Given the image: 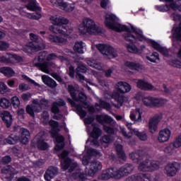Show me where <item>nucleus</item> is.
<instances>
[{"label":"nucleus","mask_w":181,"mask_h":181,"mask_svg":"<svg viewBox=\"0 0 181 181\" xmlns=\"http://www.w3.org/2000/svg\"><path fill=\"white\" fill-rule=\"evenodd\" d=\"M51 76L52 77H53V78H54V80L58 81V83H60V84H64V81H63V78L58 74L52 73Z\"/></svg>","instance_id":"nucleus-60"},{"label":"nucleus","mask_w":181,"mask_h":181,"mask_svg":"<svg viewBox=\"0 0 181 181\" xmlns=\"http://www.w3.org/2000/svg\"><path fill=\"white\" fill-rule=\"evenodd\" d=\"M90 160L91 157L90 156L84 155L82 158V165H83V166H87Z\"/></svg>","instance_id":"nucleus-59"},{"label":"nucleus","mask_w":181,"mask_h":181,"mask_svg":"<svg viewBox=\"0 0 181 181\" xmlns=\"http://www.w3.org/2000/svg\"><path fill=\"white\" fill-rule=\"evenodd\" d=\"M96 119L98 122H100V124L103 122H105L106 124H110L112 122V117H111L109 115H105L103 118V116L101 115H97Z\"/></svg>","instance_id":"nucleus-36"},{"label":"nucleus","mask_w":181,"mask_h":181,"mask_svg":"<svg viewBox=\"0 0 181 181\" xmlns=\"http://www.w3.org/2000/svg\"><path fill=\"white\" fill-rule=\"evenodd\" d=\"M83 41H80L75 43V45L74 47V50L76 52V53H79L80 54H83L84 53V51H83Z\"/></svg>","instance_id":"nucleus-40"},{"label":"nucleus","mask_w":181,"mask_h":181,"mask_svg":"<svg viewBox=\"0 0 181 181\" xmlns=\"http://www.w3.org/2000/svg\"><path fill=\"white\" fill-rule=\"evenodd\" d=\"M22 79L25 80V81H27L28 83H30V84H33V86H35V87H39L40 84L37 83L36 81H35V80L30 78L29 76L23 74L21 76Z\"/></svg>","instance_id":"nucleus-45"},{"label":"nucleus","mask_w":181,"mask_h":181,"mask_svg":"<svg viewBox=\"0 0 181 181\" xmlns=\"http://www.w3.org/2000/svg\"><path fill=\"white\" fill-rule=\"evenodd\" d=\"M34 104H36L37 105H44L45 107H47V105H49V100L42 98L40 100V103L35 101Z\"/></svg>","instance_id":"nucleus-62"},{"label":"nucleus","mask_w":181,"mask_h":181,"mask_svg":"<svg viewBox=\"0 0 181 181\" xmlns=\"http://www.w3.org/2000/svg\"><path fill=\"white\" fill-rule=\"evenodd\" d=\"M87 71V67L83 64H79L76 68V73H86Z\"/></svg>","instance_id":"nucleus-61"},{"label":"nucleus","mask_w":181,"mask_h":181,"mask_svg":"<svg viewBox=\"0 0 181 181\" xmlns=\"http://www.w3.org/2000/svg\"><path fill=\"white\" fill-rule=\"evenodd\" d=\"M160 166V162L158 160H152L149 164V159L146 158L144 161L139 163L138 169L141 172H155L159 169Z\"/></svg>","instance_id":"nucleus-9"},{"label":"nucleus","mask_w":181,"mask_h":181,"mask_svg":"<svg viewBox=\"0 0 181 181\" xmlns=\"http://www.w3.org/2000/svg\"><path fill=\"white\" fill-rule=\"evenodd\" d=\"M35 67H37L40 71L42 73H46V74H49L50 73V70L49 69V62H37L35 64Z\"/></svg>","instance_id":"nucleus-33"},{"label":"nucleus","mask_w":181,"mask_h":181,"mask_svg":"<svg viewBox=\"0 0 181 181\" xmlns=\"http://www.w3.org/2000/svg\"><path fill=\"white\" fill-rule=\"evenodd\" d=\"M118 22V17L114 13H106L105 16V25L108 29L115 30V32L121 33L127 32L123 35L124 40H130L132 42H136V37L134 34H131V28L125 25H122Z\"/></svg>","instance_id":"nucleus-1"},{"label":"nucleus","mask_w":181,"mask_h":181,"mask_svg":"<svg viewBox=\"0 0 181 181\" xmlns=\"http://www.w3.org/2000/svg\"><path fill=\"white\" fill-rule=\"evenodd\" d=\"M103 169V164H101V162L100 161H92L90 164L89 170L86 173V174L81 173L78 175V180L80 181H97V180H90L87 178V176H89L90 177H93L95 176V175L97 173V172H99V170H101Z\"/></svg>","instance_id":"nucleus-7"},{"label":"nucleus","mask_w":181,"mask_h":181,"mask_svg":"<svg viewBox=\"0 0 181 181\" xmlns=\"http://www.w3.org/2000/svg\"><path fill=\"white\" fill-rule=\"evenodd\" d=\"M172 146H173V148H180V146H181V134L176 138V139L175 140V141L173 144H171L170 146H168L165 148V151L168 152V153H170V152H172L173 151V148H172Z\"/></svg>","instance_id":"nucleus-32"},{"label":"nucleus","mask_w":181,"mask_h":181,"mask_svg":"<svg viewBox=\"0 0 181 181\" xmlns=\"http://www.w3.org/2000/svg\"><path fill=\"white\" fill-rule=\"evenodd\" d=\"M103 130L109 135H114L115 134V129L111 126L103 125Z\"/></svg>","instance_id":"nucleus-52"},{"label":"nucleus","mask_w":181,"mask_h":181,"mask_svg":"<svg viewBox=\"0 0 181 181\" xmlns=\"http://www.w3.org/2000/svg\"><path fill=\"white\" fill-rule=\"evenodd\" d=\"M12 162V158L11 156H5L1 158L2 165H9Z\"/></svg>","instance_id":"nucleus-56"},{"label":"nucleus","mask_w":181,"mask_h":181,"mask_svg":"<svg viewBox=\"0 0 181 181\" xmlns=\"http://www.w3.org/2000/svg\"><path fill=\"white\" fill-rule=\"evenodd\" d=\"M170 135H172L170 129L168 128L164 129L159 132L158 140L161 143L168 142V140L170 139Z\"/></svg>","instance_id":"nucleus-20"},{"label":"nucleus","mask_w":181,"mask_h":181,"mask_svg":"<svg viewBox=\"0 0 181 181\" xmlns=\"http://www.w3.org/2000/svg\"><path fill=\"white\" fill-rule=\"evenodd\" d=\"M136 112L139 114V117L136 119V116L134 113L130 114V119L132 121H134L135 122H142V113L141 112V109L136 108Z\"/></svg>","instance_id":"nucleus-38"},{"label":"nucleus","mask_w":181,"mask_h":181,"mask_svg":"<svg viewBox=\"0 0 181 181\" xmlns=\"http://www.w3.org/2000/svg\"><path fill=\"white\" fill-rule=\"evenodd\" d=\"M68 92L69 93L73 101H79V103H83L87 101V95L84 92H81L78 93L77 97V93H76V88L73 85H68Z\"/></svg>","instance_id":"nucleus-13"},{"label":"nucleus","mask_w":181,"mask_h":181,"mask_svg":"<svg viewBox=\"0 0 181 181\" xmlns=\"http://www.w3.org/2000/svg\"><path fill=\"white\" fill-rule=\"evenodd\" d=\"M51 112L54 115L60 114V107H59V103L57 102H54L52 103Z\"/></svg>","instance_id":"nucleus-47"},{"label":"nucleus","mask_w":181,"mask_h":181,"mask_svg":"<svg viewBox=\"0 0 181 181\" xmlns=\"http://www.w3.org/2000/svg\"><path fill=\"white\" fill-rule=\"evenodd\" d=\"M101 141L103 144H110V142H111V136H110V135H104V136H103Z\"/></svg>","instance_id":"nucleus-64"},{"label":"nucleus","mask_w":181,"mask_h":181,"mask_svg":"<svg viewBox=\"0 0 181 181\" xmlns=\"http://www.w3.org/2000/svg\"><path fill=\"white\" fill-rule=\"evenodd\" d=\"M49 126L52 127L50 134L52 138H56L57 135H59V132H60L61 129L59 127V122L51 119L49 122Z\"/></svg>","instance_id":"nucleus-22"},{"label":"nucleus","mask_w":181,"mask_h":181,"mask_svg":"<svg viewBox=\"0 0 181 181\" xmlns=\"http://www.w3.org/2000/svg\"><path fill=\"white\" fill-rule=\"evenodd\" d=\"M0 73L4 74L5 77L11 78V77H15V71L11 66H1L0 68Z\"/></svg>","instance_id":"nucleus-27"},{"label":"nucleus","mask_w":181,"mask_h":181,"mask_svg":"<svg viewBox=\"0 0 181 181\" xmlns=\"http://www.w3.org/2000/svg\"><path fill=\"white\" fill-rule=\"evenodd\" d=\"M49 42L52 43H63L64 42V38L59 37L56 35H49L48 37Z\"/></svg>","instance_id":"nucleus-37"},{"label":"nucleus","mask_w":181,"mask_h":181,"mask_svg":"<svg viewBox=\"0 0 181 181\" xmlns=\"http://www.w3.org/2000/svg\"><path fill=\"white\" fill-rule=\"evenodd\" d=\"M148 43L151 45L154 50H157V52L161 53V54L165 56V57H168V56H169V50L168 48L160 46L158 42L153 40H149Z\"/></svg>","instance_id":"nucleus-18"},{"label":"nucleus","mask_w":181,"mask_h":181,"mask_svg":"<svg viewBox=\"0 0 181 181\" xmlns=\"http://www.w3.org/2000/svg\"><path fill=\"white\" fill-rule=\"evenodd\" d=\"M25 111L27 114L30 115L33 118H35V110H33V107L30 105H27L25 108Z\"/></svg>","instance_id":"nucleus-58"},{"label":"nucleus","mask_w":181,"mask_h":181,"mask_svg":"<svg viewBox=\"0 0 181 181\" xmlns=\"http://www.w3.org/2000/svg\"><path fill=\"white\" fill-rule=\"evenodd\" d=\"M59 173V170L56 167H49L44 175L45 180L49 181L51 179H53L56 175Z\"/></svg>","instance_id":"nucleus-24"},{"label":"nucleus","mask_w":181,"mask_h":181,"mask_svg":"<svg viewBox=\"0 0 181 181\" xmlns=\"http://www.w3.org/2000/svg\"><path fill=\"white\" fill-rule=\"evenodd\" d=\"M36 140L35 144L40 151H47L49 148V144L45 141L43 137H37L34 139Z\"/></svg>","instance_id":"nucleus-30"},{"label":"nucleus","mask_w":181,"mask_h":181,"mask_svg":"<svg viewBox=\"0 0 181 181\" xmlns=\"http://www.w3.org/2000/svg\"><path fill=\"white\" fill-rule=\"evenodd\" d=\"M124 66L128 67L130 70H134L135 71H142V69H144L142 64L136 62L126 61Z\"/></svg>","instance_id":"nucleus-21"},{"label":"nucleus","mask_w":181,"mask_h":181,"mask_svg":"<svg viewBox=\"0 0 181 181\" xmlns=\"http://www.w3.org/2000/svg\"><path fill=\"white\" fill-rule=\"evenodd\" d=\"M180 168V165L176 162L168 163L164 168V173L168 177H173V176H176V173L179 172Z\"/></svg>","instance_id":"nucleus-14"},{"label":"nucleus","mask_w":181,"mask_h":181,"mask_svg":"<svg viewBox=\"0 0 181 181\" xmlns=\"http://www.w3.org/2000/svg\"><path fill=\"white\" fill-rule=\"evenodd\" d=\"M162 119V115H155L153 117L149 119L148 121V131L151 134H155L158 131V125Z\"/></svg>","instance_id":"nucleus-15"},{"label":"nucleus","mask_w":181,"mask_h":181,"mask_svg":"<svg viewBox=\"0 0 181 181\" xmlns=\"http://www.w3.org/2000/svg\"><path fill=\"white\" fill-rule=\"evenodd\" d=\"M168 64L177 69H181V61L179 59H172L168 62Z\"/></svg>","instance_id":"nucleus-49"},{"label":"nucleus","mask_w":181,"mask_h":181,"mask_svg":"<svg viewBox=\"0 0 181 181\" xmlns=\"http://www.w3.org/2000/svg\"><path fill=\"white\" fill-rule=\"evenodd\" d=\"M10 89L8 88L6 84L4 82H0V93L1 94H6L9 93Z\"/></svg>","instance_id":"nucleus-50"},{"label":"nucleus","mask_w":181,"mask_h":181,"mask_svg":"<svg viewBox=\"0 0 181 181\" xmlns=\"http://www.w3.org/2000/svg\"><path fill=\"white\" fill-rule=\"evenodd\" d=\"M131 85L127 82H118L116 85L113 91L110 93L109 97L107 96V94H105V98L107 100H115L117 104L112 103V105L115 108H121L124 105V103L127 100L125 94L131 91Z\"/></svg>","instance_id":"nucleus-2"},{"label":"nucleus","mask_w":181,"mask_h":181,"mask_svg":"<svg viewBox=\"0 0 181 181\" xmlns=\"http://www.w3.org/2000/svg\"><path fill=\"white\" fill-rule=\"evenodd\" d=\"M146 157V153L141 150H137L132 153H129V158L134 163H139L141 160H144Z\"/></svg>","instance_id":"nucleus-19"},{"label":"nucleus","mask_w":181,"mask_h":181,"mask_svg":"<svg viewBox=\"0 0 181 181\" xmlns=\"http://www.w3.org/2000/svg\"><path fill=\"white\" fill-rule=\"evenodd\" d=\"M11 105V101H9V100H8L7 98H2L0 100V106L1 107V108H9Z\"/></svg>","instance_id":"nucleus-44"},{"label":"nucleus","mask_w":181,"mask_h":181,"mask_svg":"<svg viewBox=\"0 0 181 181\" xmlns=\"http://www.w3.org/2000/svg\"><path fill=\"white\" fill-rule=\"evenodd\" d=\"M134 135L140 139V141H145L146 139H148V135L146 134V132H139V130H134Z\"/></svg>","instance_id":"nucleus-39"},{"label":"nucleus","mask_w":181,"mask_h":181,"mask_svg":"<svg viewBox=\"0 0 181 181\" xmlns=\"http://www.w3.org/2000/svg\"><path fill=\"white\" fill-rule=\"evenodd\" d=\"M26 8L28 11H32L33 12H37V11H40V7L36 5L35 0H30L26 5Z\"/></svg>","instance_id":"nucleus-35"},{"label":"nucleus","mask_w":181,"mask_h":181,"mask_svg":"<svg viewBox=\"0 0 181 181\" xmlns=\"http://www.w3.org/2000/svg\"><path fill=\"white\" fill-rule=\"evenodd\" d=\"M47 59V52L46 51H42L39 53L38 54V63H44V62H46Z\"/></svg>","instance_id":"nucleus-48"},{"label":"nucleus","mask_w":181,"mask_h":181,"mask_svg":"<svg viewBox=\"0 0 181 181\" xmlns=\"http://www.w3.org/2000/svg\"><path fill=\"white\" fill-rule=\"evenodd\" d=\"M28 17L33 21H39L42 18V14L40 13H29Z\"/></svg>","instance_id":"nucleus-53"},{"label":"nucleus","mask_w":181,"mask_h":181,"mask_svg":"<svg viewBox=\"0 0 181 181\" xmlns=\"http://www.w3.org/2000/svg\"><path fill=\"white\" fill-rule=\"evenodd\" d=\"M30 39L32 42H30L26 45L24 48V52L26 53H32V52H39V50L43 49V47L39 43L38 35L31 33H30Z\"/></svg>","instance_id":"nucleus-8"},{"label":"nucleus","mask_w":181,"mask_h":181,"mask_svg":"<svg viewBox=\"0 0 181 181\" xmlns=\"http://www.w3.org/2000/svg\"><path fill=\"white\" fill-rule=\"evenodd\" d=\"M66 1H63V0H51V4H54V5H57L58 6L60 7V9H62V8H63L64 4Z\"/></svg>","instance_id":"nucleus-63"},{"label":"nucleus","mask_w":181,"mask_h":181,"mask_svg":"<svg viewBox=\"0 0 181 181\" xmlns=\"http://www.w3.org/2000/svg\"><path fill=\"white\" fill-rule=\"evenodd\" d=\"M2 119L6 128H11L12 122L13 121V117H12V115H11V112L8 111H4L3 112Z\"/></svg>","instance_id":"nucleus-29"},{"label":"nucleus","mask_w":181,"mask_h":181,"mask_svg":"<svg viewBox=\"0 0 181 181\" xmlns=\"http://www.w3.org/2000/svg\"><path fill=\"white\" fill-rule=\"evenodd\" d=\"M142 101L146 107H150L151 108H153V107L159 108V107H163L166 104V99L153 98L152 96L145 97Z\"/></svg>","instance_id":"nucleus-10"},{"label":"nucleus","mask_w":181,"mask_h":181,"mask_svg":"<svg viewBox=\"0 0 181 181\" xmlns=\"http://www.w3.org/2000/svg\"><path fill=\"white\" fill-rule=\"evenodd\" d=\"M116 153L117 158L121 159L122 160H125L127 159V155L125 154V151H124V147L121 144H117L116 146Z\"/></svg>","instance_id":"nucleus-34"},{"label":"nucleus","mask_w":181,"mask_h":181,"mask_svg":"<svg viewBox=\"0 0 181 181\" xmlns=\"http://www.w3.org/2000/svg\"><path fill=\"white\" fill-rule=\"evenodd\" d=\"M126 181H151V175L148 173H136L127 177Z\"/></svg>","instance_id":"nucleus-17"},{"label":"nucleus","mask_w":181,"mask_h":181,"mask_svg":"<svg viewBox=\"0 0 181 181\" xmlns=\"http://www.w3.org/2000/svg\"><path fill=\"white\" fill-rule=\"evenodd\" d=\"M11 101V104L13 108H19L21 107V100H19L18 96H13Z\"/></svg>","instance_id":"nucleus-43"},{"label":"nucleus","mask_w":181,"mask_h":181,"mask_svg":"<svg viewBox=\"0 0 181 181\" xmlns=\"http://www.w3.org/2000/svg\"><path fill=\"white\" fill-rule=\"evenodd\" d=\"M55 142H57V144L55 145L54 149L57 151H62L64 149V146H66V144H64V136L62 135L59 136L57 135L55 136Z\"/></svg>","instance_id":"nucleus-28"},{"label":"nucleus","mask_w":181,"mask_h":181,"mask_svg":"<svg viewBox=\"0 0 181 181\" xmlns=\"http://www.w3.org/2000/svg\"><path fill=\"white\" fill-rule=\"evenodd\" d=\"M54 25H51L49 27L50 32L54 33V35H62V36H69V33H70V30H69V26H67L69 23V20L62 18H56L53 21Z\"/></svg>","instance_id":"nucleus-5"},{"label":"nucleus","mask_w":181,"mask_h":181,"mask_svg":"<svg viewBox=\"0 0 181 181\" xmlns=\"http://www.w3.org/2000/svg\"><path fill=\"white\" fill-rule=\"evenodd\" d=\"M69 151L67 150H64L61 154H59L58 156L61 160H64L66 159H69L70 157H69Z\"/></svg>","instance_id":"nucleus-57"},{"label":"nucleus","mask_w":181,"mask_h":181,"mask_svg":"<svg viewBox=\"0 0 181 181\" xmlns=\"http://www.w3.org/2000/svg\"><path fill=\"white\" fill-rule=\"evenodd\" d=\"M156 9L158 11V12H168L169 11V5L163 4L160 6H156Z\"/></svg>","instance_id":"nucleus-51"},{"label":"nucleus","mask_w":181,"mask_h":181,"mask_svg":"<svg viewBox=\"0 0 181 181\" xmlns=\"http://www.w3.org/2000/svg\"><path fill=\"white\" fill-rule=\"evenodd\" d=\"M67 101L68 103H69V104H71V105H72L73 107H76V112L78 115H80V117L84 118V117L87 116V112L83 110V108H88V107H90L86 100L81 102L82 105L76 104V102H74V100H73V99L70 98H67Z\"/></svg>","instance_id":"nucleus-12"},{"label":"nucleus","mask_w":181,"mask_h":181,"mask_svg":"<svg viewBox=\"0 0 181 181\" xmlns=\"http://www.w3.org/2000/svg\"><path fill=\"white\" fill-rule=\"evenodd\" d=\"M134 170V165L130 163H127L119 169L117 168H107L105 171H103L101 175H99L100 180H109V179H121L124 176H128L130 173H132Z\"/></svg>","instance_id":"nucleus-3"},{"label":"nucleus","mask_w":181,"mask_h":181,"mask_svg":"<svg viewBox=\"0 0 181 181\" xmlns=\"http://www.w3.org/2000/svg\"><path fill=\"white\" fill-rule=\"evenodd\" d=\"M77 163H73L71 158H66L65 160H61V168L64 170H68L69 172H74L76 168H77Z\"/></svg>","instance_id":"nucleus-16"},{"label":"nucleus","mask_w":181,"mask_h":181,"mask_svg":"<svg viewBox=\"0 0 181 181\" xmlns=\"http://www.w3.org/2000/svg\"><path fill=\"white\" fill-rule=\"evenodd\" d=\"M9 49V43L5 41H0V52H6Z\"/></svg>","instance_id":"nucleus-55"},{"label":"nucleus","mask_w":181,"mask_h":181,"mask_svg":"<svg viewBox=\"0 0 181 181\" xmlns=\"http://www.w3.org/2000/svg\"><path fill=\"white\" fill-rule=\"evenodd\" d=\"M136 86L138 88H140V90H144V91H153V90H155V86L141 79H139L137 81Z\"/></svg>","instance_id":"nucleus-23"},{"label":"nucleus","mask_w":181,"mask_h":181,"mask_svg":"<svg viewBox=\"0 0 181 181\" xmlns=\"http://www.w3.org/2000/svg\"><path fill=\"white\" fill-rule=\"evenodd\" d=\"M93 130L90 134V138H93V139H98L100 136H101V134H103V131L100 127L97 126L95 123L92 124Z\"/></svg>","instance_id":"nucleus-31"},{"label":"nucleus","mask_w":181,"mask_h":181,"mask_svg":"<svg viewBox=\"0 0 181 181\" xmlns=\"http://www.w3.org/2000/svg\"><path fill=\"white\" fill-rule=\"evenodd\" d=\"M74 8L75 6L74 4H69V2L65 1L64 6L61 7V9H62V11H65L66 12H73V11H74Z\"/></svg>","instance_id":"nucleus-41"},{"label":"nucleus","mask_w":181,"mask_h":181,"mask_svg":"<svg viewBox=\"0 0 181 181\" xmlns=\"http://www.w3.org/2000/svg\"><path fill=\"white\" fill-rule=\"evenodd\" d=\"M0 62L1 63H6V64H12L13 63V60L11 59V54H9V57H0Z\"/></svg>","instance_id":"nucleus-54"},{"label":"nucleus","mask_w":181,"mask_h":181,"mask_svg":"<svg viewBox=\"0 0 181 181\" xmlns=\"http://www.w3.org/2000/svg\"><path fill=\"white\" fill-rule=\"evenodd\" d=\"M96 105L100 108H103L104 110H111V104L103 99H100L99 105L96 104Z\"/></svg>","instance_id":"nucleus-42"},{"label":"nucleus","mask_w":181,"mask_h":181,"mask_svg":"<svg viewBox=\"0 0 181 181\" xmlns=\"http://www.w3.org/2000/svg\"><path fill=\"white\" fill-rule=\"evenodd\" d=\"M42 83H44L45 86H47V87H49V88H56V87H57L56 81L47 75H42Z\"/></svg>","instance_id":"nucleus-26"},{"label":"nucleus","mask_w":181,"mask_h":181,"mask_svg":"<svg viewBox=\"0 0 181 181\" xmlns=\"http://www.w3.org/2000/svg\"><path fill=\"white\" fill-rule=\"evenodd\" d=\"M30 139V132L28 129L21 128L19 131V136L15 134H11L8 138L4 139L5 144L8 145H15L18 142H21L23 145H28Z\"/></svg>","instance_id":"nucleus-4"},{"label":"nucleus","mask_w":181,"mask_h":181,"mask_svg":"<svg viewBox=\"0 0 181 181\" xmlns=\"http://www.w3.org/2000/svg\"><path fill=\"white\" fill-rule=\"evenodd\" d=\"M97 49L98 51L100 52V53H102V54L107 56L109 59H115V57L118 56L114 47L110 45H107L105 44H99L97 46Z\"/></svg>","instance_id":"nucleus-11"},{"label":"nucleus","mask_w":181,"mask_h":181,"mask_svg":"<svg viewBox=\"0 0 181 181\" xmlns=\"http://www.w3.org/2000/svg\"><path fill=\"white\" fill-rule=\"evenodd\" d=\"M130 28L131 35H132V33L136 35V36L133 35L134 37H136V41L126 40V42H130L129 44L127 45V49L129 53L138 54V53H139V49H138L134 43H136L138 41L144 42L146 38L144 36V32L141 29L135 28L134 25H130Z\"/></svg>","instance_id":"nucleus-6"},{"label":"nucleus","mask_w":181,"mask_h":181,"mask_svg":"<svg viewBox=\"0 0 181 181\" xmlns=\"http://www.w3.org/2000/svg\"><path fill=\"white\" fill-rule=\"evenodd\" d=\"M146 59L148 62H151V63H156V60H159V54L158 52H153L151 56L146 57Z\"/></svg>","instance_id":"nucleus-46"},{"label":"nucleus","mask_w":181,"mask_h":181,"mask_svg":"<svg viewBox=\"0 0 181 181\" xmlns=\"http://www.w3.org/2000/svg\"><path fill=\"white\" fill-rule=\"evenodd\" d=\"M85 26L86 28L87 32H98V33H101V30H100L98 27L95 25L94 21L90 18L86 20V24Z\"/></svg>","instance_id":"nucleus-25"}]
</instances>
